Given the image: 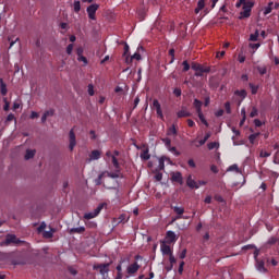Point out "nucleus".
<instances>
[{"label": "nucleus", "instance_id": "36", "mask_svg": "<svg viewBox=\"0 0 279 279\" xmlns=\"http://www.w3.org/2000/svg\"><path fill=\"white\" fill-rule=\"evenodd\" d=\"M169 56L171 57L170 64H173V62H175V49L171 48L169 50Z\"/></svg>", "mask_w": 279, "mask_h": 279}, {"label": "nucleus", "instance_id": "48", "mask_svg": "<svg viewBox=\"0 0 279 279\" xmlns=\"http://www.w3.org/2000/svg\"><path fill=\"white\" fill-rule=\"evenodd\" d=\"M153 108H155L156 110L162 109V107L160 106V102L158 101V99H154Z\"/></svg>", "mask_w": 279, "mask_h": 279}, {"label": "nucleus", "instance_id": "29", "mask_svg": "<svg viewBox=\"0 0 279 279\" xmlns=\"http://www.w3.org/2000/svg\"><path fill=\"white\" fill-rule=\"evenodd\" d=\"M252 8H254V1L244 0L243 10H250L252 12Z\"/></svg>", "mask_w": 279, "mask_h": 279}, {"label": "nucleus", "instance_id": "44", "mask_svg": "<svg viewBox=\"0 0 279 279\" xmlns=\"http://www.w3.org/2000/svg\"><path fill=\"white\" fill-rule=\"evenodd\" d=\"M111 160H112V165H113L114 169H119V167H120L119 159H117L116 156H111Z\"/></svg>", "mask_w": 279, "mask_h": 279}, {"label": "nucleus", "instance_id": "46", "mask_svg": "<svg viewBox=\"0 0 279 279\" xmlns=\"http://www.w3.org/2000/svg\"><path fill=\"white\" fill-rule=\"evenodd\" d=\"M161 141L168 149L171 147V138L165 137Z\"/></svg>", "mask_w": 279, "mask_h": 279}, {"label": "nucleus", "instance_id": "17", "mask_svg": "<svg viewBox=\"0 0 279 279\" xmlns=\"http://www.w3.org/2000/svg\"><path fill=\"white\" fill-rule=\"evenodd\" d=\"M204 8H206V0H199L197 2V7L194 10L195 14H199V12H202V10H204Z\"/></svg>", "mask_w": 279, "mask_h": 279}, {"label": "nucleus", "instance_id": "59", "mask_svg": "<svg viewBox=\"0 0 279 279\" xmlns=\"http://www.w3.org/2000/svg\"><path fill=\"white\" fill-rule=\"evenodd\" d=\"M155 180H156L157 182H161V181H162V173H161V172H157V173L155 174Z\"/></svg>", "mask_w": 279, "mask_h": 279}, {"label": "nucleus", "instance_id": "45", "mask_svg": "<svg viewBox=\"0 0 279 279\" xmlns=\"http://www.w3.org/2000/svg\"><path fill=\"white\" fill-rule=\"evenodd\" d=\"M173 96L174 97H182V89L180 87H175L173 89Z\"/></svg>", "mask_w": 279, "mask_h": 279}, {"label": "nucleus", "instance_id": "28", "mask_svg": "<svg viewBox=\"0 0 279 279\" xmlns=\"http://www.w3.org/2000/svg\"><path fill=\"white\" fill-rule=\"evenodd\" d=\"M274 2H269L268 5L264 9V16H267V14H271V11L274 10Z\"/></svg>", "mask_w": 279, "mask_h": 279}, {"label": "nucleus", "instance_id": "64", "mask_svg": "<svg viewBox=\"0 0 279 279\" xmlns=\"http://www.w3.org/2000/svg\"><path fill=\"white\" fill-rule=\"evenodd\" d=\"M15 117L13 113H10L8 117H7V123H10V121H14Z\"/></svg>", "mask_w": 279, "mask_h": 279}, {"label": "nucleus", "instance_id": "20", "mask_svg": "<svg viewBox=\"0 0 279 279\" xmlns=\"http://www.w3.org/2000/svg\"><path fill=\"white\" fill-rule=\"evenodd\" d=\"M70 232L71 234H84V232H86V228L84 227L72 228Z\"/></svg>", "mask_w": 279, "mask_h": 279}, {"label": "nucleus", "instance_id": "19", "mask_svg": "<svg viewBox=\"0 0 279 279\" xmlns=\"http://www.w3.org/2000/svg\"><path fill=\"white\" fill-rule=\"evenodd\" d=\"M0 93L1 95H8V85L3 82V78H0Z\"/></svg>", "mask_w": 279, "mask_h": 279}, {"label": "nucleus", "instance_id": "22", "mask_svg": "<svg viewBox=\"0 0 279 279\" xmlns=\"http://www.w3.org/2000/svg\"><path fill=\"white\" fill-rule=\"evenodd\" d=\"M140 157L142 160H149V158H151V155H149V148L144 149Z\"/></svg>", "mask_w": 279, "mask_h": 279}, {"label": "nucleus", "instance_id": "58", "mask_svg": "<svg viewBox=\"0 0 279 279\" xmlns=\"http://www.w3.org/2000/svg\"><path fill=\"white\" fill-rule=\"evenodd\" d=\"M66 53L68 56H71V53H73V44H69L66 47Z\"/></svg>", "mask_w": 279, "mask_h": 279}, {"label": "nucleus", "instance_id": "6", "mask_svg": "<svg viewBox=\"0 0 279 279\" xmlns=\"http://www.w3.org/2000/svg\"><path fill=\"white\" fill-rule=\"evenodd\" d=\"M104 207L100 205V206H98L96 209H94V211H90V213H87V214H85L84 215V219H87V220H89V219H95V217H97V215H99V213H101V209H102Z\"/></svg>", "mask_w": 279, "mask_h": 279}, {"label": "nucleus", "instance_id": "53", "mask_svg": "<svg viewBox=\"0 0 279 279\" xmlns=\"http://www.w3.org/2000/svg\"><path fill=\"white\" fill-rule=\"evenodd\" d=\"M214 199H216V202H219L220 204H223V202H226V201L223 199V196H221V195H219V194H216V195L214 196Z\"/></svg>", "mask_w": 279, "mask_h": 279}, {"label": "nucleus", "instance_id": "40", "mask_svg": "<svg viewBox=\"0 0 279 279\" xmlns=\"http://www.w3.org/2000/svg\"><path fill=\"white\" fill-rule=\"evenodd\" d=\"M123 58H130V46L128 44H124Z\"/></svg>", "mask_w": 279, "mask_h": 279}, {"label": "nucleus", "instance_id": "13", "mask_svg": "<svg viewBox=\"0 0 279 279\" xmlns=\"http://www.w3.org/2000/svg\"><path fill=\"white\" fill-rule=\"evenodd\" d=\"M202 106H204V102H202V100L195 98L193 101V107L195 108L196 114H199L202 112Z\"/></svg>", "mask_w": 279, "mask_h": 279}, {"label": "nucleus", "instance_id": "51", "mask_svg": "<svg viewBox=\"0 0 279 279\" xmlns=\"http://www.w3.org/2000/svg\"><path fill=\"white\" fill-rule=\"evenodd\" d=\"M87 88H88V95L93 97L95 95V87L93 86V84H89Z\"/></svg>", "mask_w": 279, "mask_h": 279}, {"label": "nucleus", "instance_id": "11", "mask_svg": "<svg viewBox=\"0 0 279 279\" xmlns=\"http://www.w3.org/2000/svg\"><path fill=\"white\" fill-rule=\"evenodd\" d=\"M186 185L190 189H199V184H197L196 181L193 180V177L191 174L187 177Z\"/></svg>", "mask_w": 279, "mask_h": 279}, {"label": "nucleus", "instance_id": "60", "mask_svg": "<svg viewBox=\"0 0 279 279\" xmlns=\"http://www.w3.org/2000/svg\"><path fill=\"white\" fill-rule=\"evenodd\" d=\"M169 262H170V265H175V263L178 262L177 259H175V256H173V254L172 255H169Z\"/></svg>", "mask_w": 279, "mask_h": 279}, {"label": "nucleus", "instance_id": "55", "mask_svg": "<svg viewBox=\"0 0 279 279\" xmlns=\"http://www.w3.org/2000/svg\"><path fill=\"white\" fill-rule=\"evenodd\" d=\"M77 60L78 62H84V64H88V59H86V57L82 54L77 57Z\"/></svg>", "mask_w": 279, "mask_h": 279}, {"label": "nucleus", "instance_id": "8", "mask_svg": "<svg viewBox=\"0 0 279 279\" xmlns=\"http://www.w3.org/2000/svg\"><path fill=\"white\" fill-rule=\"evenodd\" d=\"M69 138H70L69 149L70 151H73V149H75V145H77V141L75 140V132L73 130L70 131Z\"/></svg>", "mask_w": 279, "mask_h": 279}, {"label": "nucleus", "instance_id": "31", "mask_svg": "<svg viewBox=\"0 0 279 279\" xmlns=\"http://www.w3.org/2000/svg\"><path fill=\"white\" fill-rule=\"evenodd\" d=\"M234 95H238V97H242V99H245V97H247V92L245 89L235 90Z\"/></svg>", "mask_w": 279, "mask_h": 279}, {"label": "nucleus", "instance_id": "25", "mask_svg": "<svg viewBox=\"0 0 279 279\" xmlns=\"http://www.w3.org/2000/svg\"><path fill=\"white\" fill-rule=\"evenodd\" d=\"M36 156V150L27 149L24 156L25 160H32Z\"/></svg>", "mask_w": 279, "mask_h": 279}, {"label": "nucleus", "instance_id": "49", "mask_svg": "<svg viewBox=\"0 0 279 279\" xmlns=\"http://www.w3.org/2000/svg\"><path fill=\"white\" fill-rule=\"evenodd\" d=\"M225 109H226L227 114H232V108H231L229 101H227V102L225 104Z\"/></svg>", "mask_w": 279, "mask_h": 279}, {"label": "nucleus", "instance_id": "56", "mask_svg": "<svg viewBox=\"0 0 279 279\" xmlns=\"http://www.w3.org/2000/svg\"><path fill=\"white\" fill-rule=\"evenodd\" d=\"M45 116L49 117H53V114H56V111L53 109L47 110L44 112Z\"/></svg>", "mask_w": 279, "mask_h": 279}, {"label": "nucleus", "instance_id": "39", "mask_svg": "<svg viewBox=\"0 0 279 279\" xmlns=\"http://www.w3.org/2000/svg\"><path fill=\"white\" fill-rule=\"evenodd\" d=\"M182 66H183V73H186L187 71L191 70V64H189V61H183L182 62Z\"/></svg>", "mask_w": 279, "mask_h": 279}, {"label": "nucleus", "instance_id": "24", "mask_svg": "<svg viewBox=\"0 0 279 279\" xmlns=\"http://www.w3.org/2000/svg\"><path fill=\"white\" fill-rule=\"evenodd\" d=\"M168 136H178V129H175V124H172L167 132Z\"/></svg>", "mask_w": 279, "mask_h": 279}, {"label": "nucleus", "instance_id": "21", "mask_svg": "<svg viewBox=\"0 0 279 279\" xmlns=\"http://www.w3.org/2000/svg\"><path fill=\"white\" fill-rule=\"evenodd\" d=\"M90 160H99L101 158V151L93 150L89 155Z\"/></svg>", "mask_w": 279, "mask_h": 279}, {"label": "nucleus", "instance_id": "50", "mask_svg": "<svg viewBox=\"0 0 279 279\" xmlns=\"http://www.w3.org/2000/svg\"><path fill=\"white\" fill-rule=\"evenodd\" d=\"M184 262H181L179 265V269H178V274H180V276H182V274H184Z\"/></svg>", "mask_w": 279, "mask_h": 279}, {"label": "nucleus", "instance_id": "16", "mask_svg": "<svg viewBox=\"0 0 279 279\" xmlns=\"http://www.w3.org/2000/svg\"><path fill=\"white\" fill-rule=\"evenodd\" d=\"M161 252L163 255L166 256H171L173 255V251H171V246L166 245V244H161Z\"/></svg>", "mask_w": 279, "mask_h": 279}, {"label": "nucleus", "instance_id": "62", "mask_svg": "<svg viewBox=\"0 0 279 279\" xmlns=\"http://www.w3.org/2000/svg\"><path fill=\"white\" fill-rule=\"evenodd\" d=\"M254 125H255V128H260V126H263V122L259 119H255Z\"/></svg>", "mask_w": 279, "mask_h": 279}, {"label": "nucleus", "instance_id": "5", "mask_svg": "<svg viewBox=\"0 0 279 279\" xmlns=\"http://www.w3.org/2000/svg\"><path fill=\"white\" fill-rule=\"evenodd\" d=\"M140 269L141 265H138V262H135L128 266L126 272L129 274V276H134V274H136V271H138Z\"/></svg>", "mask_w": 279, "mask_h": 279}, {"label": "nucleus", "instance_id": "27", "mask_svg": "<svg viewBox=\"0 0 279 279\" xmlns=\"http://www.w3.org/2000/svg\"><path fill=\"white\" fill-rule=\"evenodd\" d=\"M259 36H260V33L258 32V29H256L255 33L250 35V40L252 43H256V41H258Z\"/></svg>", "mask_w": 279, "mask_h": 279}, {"label": "nucleus", "instance_id": "34", "mask_svg": "<svg viewBox=\"0 0 279 279\" xmlns=\"http://www.w3.org/2000/svg\"><path fill=\"white\" fill-rule=\"evenodd\" d=\"M208 138H210V133H206L204 138L198 142V147H202V145H206Z\"/></svg>", "mask_w": 279, "mask_h": 279}, {"label": "nucleus", "instance_id": "37", "mask_svg": "<svg viewBox=\"0 0 279 279\" xmlns=\"http://www.w3.org/2000/svg\"><path fill=\"white\" fill-rule=\"evenodd\" d=\"M256 70L258 71L259 75H266L267 74V66H260L258 65L256 68Z\"/></svg>", "mask_w": 279, "mask_h": 279}, {"label": "nucleus", "instance_id": "33", "mask_svg": "<svg viewBox=\"0 0 279 279\" xmlns=\"http://www.w3.org/2000/svg\"><path fill=\"white\" fill-rule=\"evenodd\" d=\"M104 175H106V172L100 173L98 178L95 180L96 186H101L102 184L101 180H104Z\"/></svg>", "mask_w": 279, "mask_h": 279}, {"label": "nucleus", "instance_id": "52", "mask_svg": "<svg viewBox=\"0 0 279 279\" xmlns=\"http://www.w3.org/2000/svg\"><path fill=\"white\" fill-rule=\"evenodd\" d=\"M44 239H53V232L45 231L44 232Z\"/></svg>", "mask_w": 279, "mask_h": 279}, {"label": "nucleus", "instance_id": "38", "mask_svg": "<svg viewBox=\"0 0 279 279\" xmlns=\"http://www.w3.org/2000/svg\"><path fill=\"white\" fill-rule=\"evenodd\" d=\"M227 171H235V173H241V170L236 163L230 166Z\"/></svg>", "mask_w": 279, "mask_h": 279}, {"label": "nucleus", "instance_id": "43", "mask_svg": "<svg viewBox=\"0 0 279 279\" xmlns=\"http://www.w3.org/2000/svg\"><path fill=\"white\" fill-rule=\"evenodd\" d=\"M250 117H251V119H254V117H258V109L256 107H252Z\"/></svg>", "mask_w": 279, "mask_h": 279}, {"label": "nucleus", "instance_id": "9", "mask_svg": "<svg viewBox=\"0 0 279 279\" xmlns=\"http://www.w3.org/2000/svg\"><path fill=\"white\" fill-rule=\"evenodd\" d=\"M178 119H186L189 117H193V113H191L186 108H182L180 111L177 112Z\"/></svg>", "mask_w": 279, "mask_h": 279}, {"label": "nucleus", "instance_id": "26", "mask_svg": "<svg viewBox=\"0 0 279 279\" xmlns=\"http://www.w3.org/2000/svg\"><path fill=\"white\" fill-rule=\"evenodd\" d=\"M258 136H260V132L253 133L248 136V141H250L251 145H254V143H256V140Z\"/></svg>", "mask_w": 279, "mask_h": 279}, {"label": "nucleus", "instance_id": "61", "mask_svg": "<svg viewBox=\"0 0 279 279\" xmlns=\"http://www.w3.org/2000/svg\"><path fill=\"white\" fill-rule=\"evenodd\" d=\"M179 258H181V260H184V258H186V248H184V250L179 254Z\"/></svg>", "mask_w": 279, "mask_h": 279}, {"label": "nucleus", "instance_id": "30", "mask_svg": "<svg viewBox=\"0 0 279 279\" xmlns=\"http://www.w3.org/2000/svg\"><path fill=\"white\" fill-rule=\"evenodd\" d=\"M197 117L199 119V121L203 123V125H205L206 128H208V121H206V118L204 117V112L197 113Z\"/></svg>", "mask_w": 279, "mask_h": 279}, {"label": "nucleus", "instance_id": "14", "mask_svg": "<svg viewBox=\"0 0 279 279\" xmlns=\"http://www.w3.org/2000/svg\"><path fill=\"white\" fill-rule=\"evenodd\" d=\"M172 209L174 210L175 215H178L174 218V221L178 220V219H182V215H184V208L183 207L174 206V207H172Z\"/></svg>", "mask_w": 279, "mask_h": 279}, {"label": "nucleus", "instance_id": "10", "mask_svg": "<svg viewBox=\"0 0 279 279\" xmlns=\"http://www.w3.org/2000/svg\"><path fill=\"white\" fill-rule=\"evenodd\" d=\"M166 241L167 243H175V241H178V235H175V232L173 231H167Z\"/></svg>", "mask_w": 279, "mask_h": 279}, {"label": "nucleus", "instance_id": "3", "mask_svg": "<svg viewBox=\"0 0 279 279\" xmlns=\"http://www.w3.org/2000/svg\"><path fill=\"white\" fill-rule=\"evenodd\" d=\"M93 269L99 271L100 276H106L110 271V263L107 264H96L93 266Z\"/></svg>", "mask_w": 279, "mask_h": 279}, {"label": "nucleus", "instance_id": "47", "mask_svg": "<svg viewBox=\"0 0 279 279\" xmlns=\"http://www.w3.org/2000/svg\"><path fill=\"white\" fill-rule=\"evenodd\" d=\"M3 102H4L3 110L4 112H8V110H10V101H8V98H3Z\"/></svg>", "mask_w": 279, "mask_h": 279}, {"label": "nucleus", "instance_id": "1", "mask_svg": "<svg viewBox=\"0 0 279 279\" xmlns=\"http://www.w3.org/2000/svg\"><path fill=\"white\" fill-rule=\"evenodd\" d=\"M191 68L195 71V77H204V73H210V66H204L197 62H192Z\"/></svg>", "mask_w": 279, "mask_h": 279}, {"label": "nucleus", "instance_id": "41", "mask_svg": "<svg viewBox=\"0 0 279 279\" xmlns=\"http://www.w3.org/2000/svg\"><path fill=\"white\" fill-rule=\"evenodd\" d=\"M165 160H166L165 157H161L159 159V166H158L159 171H165Z\"/></svg>", "mask_w": 279, "mask_h": 279}, {"label": "nucleus", "instance_id": "42", "mask_svg": "<svg viewBox=\"0 0 279 279\" xmlns=\"http://www.w3.org/2000/svg\"><path fill=\"white\" fill-rule=\"evenodd\" d=\"M207 147L209 150L216 149L217 147H219V143L210 142L209 144H207Z\"/></svg>", "mask_w": 279, "mask_h": 279}, {"label": "nucleus", "instance_id": "63", "mask_svg": "<svg viewBox=\"0 0 279 279\" xmlns=\"http://www.w3.org/2000/svg\"><path fill=\"white\" fill-rule=\"evenodd\" d=\"M187 165H189V167H191L192 169H195V167H196L195 160H193V159H189Z\"/></svg>", "mask_w": 279, "mask_h": 279}, {"label": "nucleus", "instance_id": "15", "mask_svg": "<svg viewBox=\"0 0 279 279\" xmlns=\"http://www.w3.org/2000/svg\"><path fill=\"white\" fill-rule=\"evenodd\" d=\"M27 264V259H25V257L23 256H19L16 259L11 260V265H26Z\"/></svg>", "mask_w": 279, "mask_h": 279}, {"label": "nucleus", "instance_id": "18", "mask_svg": "<svg viewBox=\"0 0 279 279\" xmlns=\"http://www.w3.org/2000/svg\"><path fill=\"white\" fill-rule=\"evenodd\" d=\"M133 60H137V61L141 60V53L135 52L133 56L126 57L125 62L128 64H132Z\"/></svg>", "mask_w": 279, "mask_h": 279}, {"label": "nucleus", "instance_id": "54", "mask_svg": "<svg viewBox=\"0 0 279 279\" xmlns=\"http://www.w3.org/2000/svg\"><path fill=\"white\" fill-rule=\"evenodd\" d=\"M278 243V239L277 238H270L267 242L268 245H276Z\"/></svg>", "mask_w": 279, "mask_h": 279}, {"label": "nucleus", "instance_id": "57", "mask_svg": "<svg viewBox=\"0 0 279 279\" xmlns=\"http://www.w3.org/2000/svg\"><path fill=\"white\" fill-rule=\"evenodd\" d=\"M108 178H112L113 180L119 178V173L117 172H107Z\"/></svg>", "mask_w": 279, "mask_h": 279}, {"label": "nucleus", "instance_id": "12", "mask_svg": "<svg viewBox=\"0 0 279 279\" xmlns=\"http://www.w3.org/2000/svg\"><path fill=\"white\" fill-rule=\"evenodd\" d=\"M172 182H178L179 184H184V179L182 178V172L172 173Z\"/></svg>", "mask_w": 279, "mask_h": 279}, {"label": "nucleus", "instance_id": "23", "mask_svg": "<svg viewBox=\"0 0 279 279\" xmlns=\"http://www.w3.org/2000/svg\"><path fill=\"white\" fill-rule=\"evenodd\" d=\"M244 11H242L240 13V20H243V19H250V16H252V11L251 10H247V9H243Z\"/></svg>", "mask_w": 279, "mask_h": 279}, {"label": "nucleus", "instance_id": "4", "mask_svg": "<svg viewBox=\"0 0 279 279\" xmlns=\"http://www.w3.org/2000/svg\"><path fill=\"white\" fill-rule=\"evenodd\" d=\"M99 10V4L95 3V4H90L89 7H87V14H88V19H90V21H97V11Z\"/></svg>", "mask_w": 279, "mask_h": 279}, {"label": "nucleus", "instance_id": "32", "mask_svg": "<svg viewBox=\"0 0 279 279\" xmlns=\"http://www.w3.org/2000/svg\"><path fill=\"white\" fill-rule=\"evenodd\" d=\"M73 8H74V12L77 14L82 10V3L78 0H76L74 1Z\"/></svg>", "mask_w": 279, "mask_h": 279}, {"label": "nucleus", "instance_id": "35", "mask_svg": "<svg viewBox=\"0 0 279 279\" xmlns=\"http://www.w3.org/2000/svg\"><path fill=\"white\" fill-rule=\"evenodd\" d=\"M248 86L251 88L252 95H256L258 93V85H254L253 83H250Z\"/></svg>", "mask_w": 279, "mask_h": 279}, {"label": "nucleus", "instance_id": "2", "mask_svg": "<svg viewBox=\"0 0 279 279\" xmlns=\"http://www.w3.org/2000/svg\"><path fill=\"white\" fill-rule=\"evenodd\" d=\"M11 243H14V245H21L23 243L22 240L16 238L14 234H7L5 240L1 243V245H11Z\"/></svg>", "mask_w": 279, "mask_h": 279}, {"label": "nucleus", "instance_id": "7", "mask_svg": "<svg viewBox=\"0 0 279 279\" xmlns=\"http://www.w3.org/2000/svg\"><path fill=\"white\" fill-rule=\"evenodd\" d=\"M254 258L256 260V269H257V271H263V272L267 271V269H265V262L258 260V252L254 253Z\"/></svg>", "mask_w": 279, "mask_h": 279}]
</instances>
